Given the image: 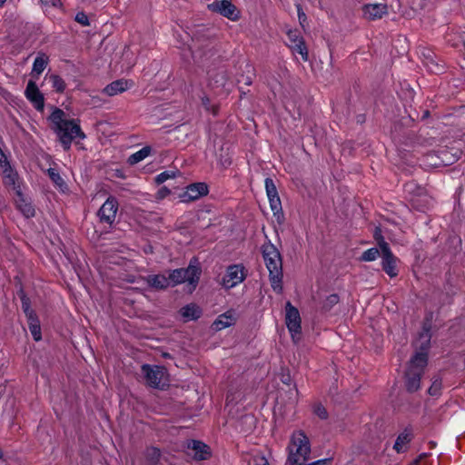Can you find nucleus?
Returning <instances> with one entry per match:
<instances>
[{
  "label": "nucleus",
  "instance_id": "nucleus-1",
  "mask_svg": "<svg viewBox=\"0 0 465 465\" xmlns=\"http://www.w3.org/2000/svg\"><path fill=\"white\" fill-rule=\"evenodd\" d=\"M430 342V333L428 329H424L419 336L418 343L420 351H417L411 358L406 372V387L411 392L416 391L420 386V378L424 368L428 363V349Z\"/></svg>",
  "mask_w": 465,
  "mask_h": 465
},
{
  "label": "nucleus",
  "instance_id": "nucleus-2",
  "mask_svg": "<svg viewBox=\"0 0 465 465\" xmlns=\"http://www.w3.org/2000/svg\"><path fill=\"white\" fill-rule=\"evenodd\" d=\"M54 130L64 150H69L72 141L75 138L84 139L85 134L81 130L78 121L66 119L63 110L55 108L50 115Z\"/></svg>",
  "mask_w": 465,
  "mask_h": 465
},
{
  "label": "nucleus",
  "instance_id": "nucleus-3",
  "mask_svg": "<svg viewBox=\"0 0 465 465\" xmlns=\"http://www.w3.org/2000/svg\"><path fill=\"white\" fill-rule=\"evenodd\" d=\"M262 252L264 263L269 271L272 288L280 293L282 291V262L280 252L271 242L264 243Z\"/></svg>",
  "mask_w": 465,
  "mask_h": 465
},
{
  "label": "nucleus",
  "instance_id": "nucleus-4",
  "mask_svg": "<svg viewBox=\"0 0 465 465\" xmlns=\"http://www.w3.org/2000/svg\"><path fill=\"white\" fill-rule=\"evenodd\" d=\"M311 453L309 439L302 431H296L291 437L288 445V462L290 465H304Z\"/></svg>",
  "mask_w": 465,
  "mask_h": 465
},
{
  "label": "nucleus",
  "instance_id": "nucleus-5",
  "mask_svg": "<svg viewBox=\"0 0 465 465\" xmlns=\"http://www.w3.org/2000/svg\"><path fill=\"white\" fill-rule=\"evenodd\" d=\"M201 274V268L198 265L190 262L189 266L185 269H176L169 273L170 285H177L187 282L189 291L192 292L195 289Z\"/></svg>",
  "mask_w": 465,
  "mask_h": 465
},
{
  "label": "nucleus",
  "instance_id": "nucleus-6",
  "mask_svg": "<svg viewBox=\"0 0 465 465\" xmlns=\"http://www.w3.org/2000/svg\"><path fill=\"white\" fill-rule=\"evenodd\" d=\"M141 372L145 383L154 389H164L169 383L165 368L158 365L143 364Z\"/></svg>",
  "mask_w": 465,
  "mask_h": 465
},
{
  "label": "nucleus",
  "instance_id": "nucleus-7",
  "mask_svg": "<svg viewBox=\"0 0 465 465\" xmlns=\"http://www.w3.org/2000/svg\"><path fill=\"white\" fill-rule=\"evenodd\" d=\"M375 240L381 251V264L382 269L390 277H395L398 275L397 269V259L391 252L389 244L384 241L381 234V231L377 230L374 233Z\"/></svg>",
  "mask_w": 465,
  "mask_h": 465
},
{
  "label": "nucleus",
  "instance_id": "nucleus-8",
  "mask_svg": "<svg viewBox=\"0 0 465 465\" xmlns=\"http://www.w3.org/2000/svg\"><path fill=\"white\" fill-rule=\"evenodd\" d=\"M285 323L292 341L297 343L301 340V316L298 309L290 302H287L285 305Z\"/></svg>",
  "mask_w": 465,
  "mask_h": 465
},
{
  "label": "nucleus",
  "instance_id": "nucleus-9",
  "mask_svg": "<svg viewBox=\"0 0 465 465\" xmlns=\"http://www.w3.org/2000/svg\"><path fill=\"white\" fill-rule=\"evenodd\" d=\"M4 184L12 190L14 193L25 189V184L18 176V173L11 167L10 163L7 161H4L1 163L0 168Z\"/></svg>",
  "mask_w": 465,
  "mask_h": 465
},
{
  "label": "nucleus",
  "instance_id": "nucleus-10",
  "mask_svg": "<svg viewBox=\"0 0 465 465\" xmlns=\"http://www.w3.org/2000/svg\"><path fill=\"white\" fill-rule=\"evenodd\" d=\"M246 277L244 267L241 264L230 265L222 280L225 289H232L244 281Z\"/></svg>",
  "mask_w": 465,
  "mask_h": 465
},
{
  "label": "nucleus",
  "instance_id": "nucleus-11",
  "mask_svg": "<svg viewBox=\"0 0 465 465\" xmlns=\"http://www.w3.org/2000/svg\"><path fill=\"white\" fill-rule=\"evenodd\" d=\"M208 8L213 12L219 13L232 21H236L240 16L239 10L229 0L215 1L208 5Z\"/></svg>",
  "mask_w": 465,
  "mask_h": 465
},
{
  "label": "nucleus",
  "instance_id": "nucleus-12",
  "mask_svg": "<svg viewBox=\"0 0 465 465\" xmlns=\"http://www.w3.org/2000/svg\"><path fill=\"white\" fill-rule=\"evenodd\" d=\"M14 193V202L16 209L25 218L34 217L35 215V209L32 203L30 196L24 192V189H21Z\"/></svg>",
  "mask_w": 465,
  "mask_h": 465
},
{
  "label": "nucleus",
  "instance_id": "nucleus-13",
  "mask_svg": "<svg viewBox=\"0 0 465 465\" xmlns=\"http://www.w3.org/2000/svg\"><path fill=\"white\" fill-rule=\"evenodd\" d=\"M117 211V200L114 197H109L100 208L98 214L101 221L107 223H113L115 220Z\"/></svg>",
  "mask_w": 465,
  "mask_h": 465
},
{
  "label": "nucleus",
  "instance_id": "nucleus-14",
  "mask_svg": "<svg viewBox=\"0 0 465 465\" xmlns=\"http://www.w3.org/2000/svg\"><path fill=\"white\" fill-rule=\"evenodd\" d=\"M208 193V186L204 183H195L188 185L181 195L183 202L195 201Z\"/></svg>",
  "mask_w": 465,
  "mask_h": 465
},
{
  "label": "nucleus",
  "instance_id": "nucleus-15",
  "mask_svg": "<svg viewBox=\"0 0 465 465\" xmlns=\"http://www.w3.org/2000/svg\"><path fill=\"white\" fill-rule=\"evenodd\" d=\"M25 94L26 98L34 104L36 110L43 111L45 106L44 95L39 91L34 81L28 82Z\"/></svg>",
  "mask_w": 465,
  "mask_h": 465
},
{
  "label": "nucleus",
  "instance_id": "nucleus-16",
  "mask_svg": "<svg viewBox=\"0 0 465 465\" xmlns=\"http://www.w3.org/2000/svg\"><path fill=\"white\" fill-rule=\"evenodd\" d=\"M387 5L384 3H369L363 7L364 16L371 20L381 18L387 13Z\"/></svg>",
  "mask_w": 465,
  "mask_h": 465
},
{
  "label": "nucleus",
  "instance_id": "nucleus-17",
  "mask_svg": "<svg viewBox=\"0 0 465 465\" xmlns=\"http://www.w3.org/2000/svg\"><path fill=\"white\" fill-rule=\"evenodd\" d=\"M133 82L125 79H119L116 81L112 82L111 84H107L104 90L103 93L109 95V96H114L119 94L124 93V91L130 89L133 86Z\"/></svg>",
  "mask_w": 465,
  "mask_h": 465
},
{
  "label": "nucleus",
  "instance_id": "nucleus-18",
  "mask_svg": "<svg viewBox=\"0 0 465 465\" xmlns=\"http://www.w3.org/2000/svg\"><path fill=\"white\" fill-rule=\"evenodd\" d=\"M236 322L235 313L232 311H228L221 314L213 323V328L215 331H222L227 327L234 324Z\"/></svg>",
  "mask_w": 465,
  "mask_h": 465
},
{
  "label": "nucleus",
  "instance_id": "nucleus-19",
  "mask_svg": "<svg viewBox=\"0 0 465 465\" xmlns=\"http://www.w3.org/2000/svg\"><path fill=\"white\" fill-rule=\"evenodd\" d=\"M144 281L150 288L155 290H163L170 286V279L164 274L148 275Z\"/></svg>",
  "mask_w": 465,
  "mask_h": 465
},
{
  "label": "nucleus",
  "instance_id": "nucleus-20",
  "mask_svg": "<svg viewBox=\"0 0 465 465\" xmlns=\"http://www.w3.org/2000/svg\"><path fill=\"white\" fill-rule=\"evenodd\" d=\"M48 64V56L43 53L38 54L35 57L31 74L35 78H38L39 75L44 72Z\"/></svg>",
  "mask_w": 465,
  "mask_h": 465
},
{
  "label": "nucleus",
  "instance_id": "nucleus-21",
  "mask_svg": "<svg viewBox=\"0 0 465 465\" xmlns=\"http://www.w3.org/2000/svg\"><path fill=\"white\" fill-rule=\"evenodd\" d=\"M188 447L193 451L196 460H206L209 456L208 446L201 441L193 440Z\"/></svg>",
  "mask_w": 465,
  "mask_h": 465
},
{
  "label": "nucleus",
  "instance_id": "nucleus-22",
  "mask_svg": "<svg viewBox=\"0 0 465 465\" xmlns=\"http://www.w3.org/2000/svg\"><path fill=\"white\" fill-rule=\"evenodd\" d=\"M411 440V433L405 430L401 433H400L396 439V441L393 445V449L398 452H404L408 449V445Z\"/></svg>",
  "mask_w": 465,
  "mask_h": 465
},
{
  "label": "nucleus",
  "instance_id": "nucleus-23",
  "mask_svg": "<svg viewBox=\"0 0 465 465\" xmlns=\"http://www.w3.org/2000/svg\"><path fill=\"white\" fill-rule=\"evenodd\" d=\"M180 312L185 321L196 320L201 316L200 308L193 303L183 307Z\"/></svg>",
  "mask_w": 465,
  "mask_h": 465
},
{
  "label": "nucleus",
  "instance_id": "nucleus-24",
  "mask_svg": "<svg viewBox=\"0 0 465 465\" xmlns=\"http://www.w3.org/2000/svg\"><path fill=\"white\" fill-rule=\"evenodd\" d=\"M152 148L151 146H144L139 151L134 153L131 154L128 158V163L130 164H136L143 160H144L146 157H148L151 154Z\"/></svg>",
  "mask_w": 465,
  "mask_h": 465
},
{
  "label": "nucleus",
  "instance_id": "nucleus-25",
  "mask_svg": "<svg viewBox=\"0 0 465 465\" xmlns=\"http://www.w3.org/2000/svg\"><path fill=\"white\" fill-rule=\"evenodd\" d=\"M29 331L35 341H39L42 339L40 322L37 316L28 319Z\"/></svg>",
  "mask_w": 465,
  "mask_h": 465
},
{
  "label": "nucleus",
  "instance_id": "nucleus-26",
  "mask_svg": "<svg viewBox=\"0 0 465 465\" xmlns=\"http://www.w3.org/2000/svg\"><path fill=\"white\" fill-rule=\"evenodd\" d=\"M289 48L293 54H299L304 62L308 61L309 54L304 40L291 45Z\"/></svg>",
  "mask_w": 465,
  "mask_h": 465
},
{
  "label": "nucleus",
  "instance_id": "nucleus-27",
  "mask_svg": "<svg viewBox=\"0 0 465 465\" xmlns=\"http://www.w3.org/2000/svg\"><path fill=\"white\" fill-rule=\"evenodd\" d=\"M47 174L52 182L61 190L66 188V184L59 173L54 168L47 169Z\"/></svg>",
  "mask_w": 465,
  "mask_h": 465
},
{
  "label": "nucleus",
  "instance_id": "nucleus-28",
  "mask_svg": "<svg viewBox=\"0 0 465 465\" xmlns=\"http://www.w3.org/2000/svg\"><path fill=\"white\" fill-rule=\"evenodd\" d=\"M265 190L268 199L279 197L277 188L271 178L265 179Z\"/></svg>",
  "mask_w": 465,
  "mask_h": 465
},
{
  "label": "nucleus",
  "instance_id": "nucleus-29",
  "mask_svg": "<svg viewBox=\"0 0 465 465\" xmlns=\"http://www.w3.org/2000/svg\"><path fill=\"white\" fill-rule=\"evenodd\" d=\"M50 79V82L52 83V87L59 92V93H62L64 92V90L65 89V84H64V81L58 75L56 74H52L50 75L49 77Z\"/></svg>",
  "mask_w": 465,
  "mask_h": 465
},
{
  "label": "nucleus",
  "instance_id": "nucleus-30",
  "mask_svg": "<svg viewBox=\"0 0 465 465\" xmlns=\"http://www.w3.org/2000/svg\"><path fill=\"white\" fill-rule=\"evenodd\" d=\"M379 255L380 252L377 248H371L362 253L361 260L364 262H372L375 261Z\"/></svg>",
  "mask_w": 465,
  "mask_h": 465
},
{
  "label": "nucleus",
  "instance_id": "nucleus-31",
  "mask_svg": "<svg viewBox=\"0 0 465 465\" xmlns=\"http://www.w3.org/2000/svg\"><path fill=\"white\" fill-rule=\"evenodd\" d=\"M287 37H288V46L290 47L291 45L296 44V43H299L301 41L303 40L302 36L301 35V34L297 31V30H289L287 32Z\"/></svg>",
  "mask_w": 465,
  "mask_h": 465
},
{
  "label": "nucleus",
  "instance_id": "nucleus-32",
  "mask_svg": "<svg viewBox=\"0 0 465 465\" xmlns=\"http://www.w3.org/2000/svg\"><path fill=\"white\" fill-rule=\"evenodd\" d=\"M271 209L275 216L282 213V203L280 197L268 199Z\"/></svg>",
  "mask_w": 465,
  "mask_h": 465
},
{
  "label": "nucleus",
  "instance_id": "nucleus-33",
  "mask_svg": "<svg viewBox=\"0 0 465 465\" xmlns=\"http://www.w3.org/2000/svg\"><path fill=\"white\" fill-rule=\"evenodd\" d=\"M22 309L27 320L36 316L35 312L30 307L29 300L25 296L22 297Z\"/></svg>",
  "mask_w": 465,
  "mask_h": 465
},
{
  "label": "nucleus",
  "instance_id": "nucleus-34",
  "mask_svg": "<svg viewBox=\"0 0 465 465\" xmlns=\"http://www.w3.org/2000/svg\"><path fill=\"white\" fill-rule=\"evenodd\" d=\"M40 3L43 9L45 11L50 8H58L62 5L60 0H40Z\"/></svg>",
  "mask_w": 465,
  "mask_h": 465
},
{
  "label": "nucleus",
  "instance_id": "nucleus-35",
  "mask_svg": "<svg viewBox=\"0 0 465 465\" xmlns=\"http://www.w3.org/2000/svg\"><path fill=\"white\" fill-rule=\"evenodd\" d=\"M173 177H174V173L165 171V172H163V173H159L158 175H156L154 180H155L156 183L161 184Z\"/></svg>",
  "mask_w": 465,
  "mask_h": 465
},
{
  "label": "nucleus",
  "instance_id": "nucleus-36",
  "mask_svg": "<svg viewBox=\"0 0 465 465\" xmlns=\"http://www.w3.org/2000/svg\"><path fill=\"white\" fill-rule=\"evenodd\" d=\"M441 390V381L438 379L434 380L428 390L429 394L431 396H437L440 394Z\"/></svg>",
  "mask_w": 465,
  "mask_h": 465
},
{
  "label": "nucleus",
  "instance_id": "nucleus-37",
  "mask_svg": "<svg viewBox=\"0 0 465 465\" xmlns=\"http://www.w3.org/2000/svg\"><path fill=\"white\" fill-rule=\"evenodd\" d=\"M253 465H270V463L264 455L256 454L253 457Z\"/></svg>",
  "mask_w": 465,
  "mask_h": 465
},
{
  "label": "nucleus",
  "instance_id": "nucleus-38",
  "mask_svg": "<svg viewBox=\"0 0 465 465\" xmlns=\"http://www.w3.org/2000/svg\"><path fill=\"white\" fill-rule=\"evenodd\" d=\"M75 20L83 25H88L89 20L85 14L78 13L75 16Z\"/></svg>",
  "mask_w": 465,
  "mask_h": 465
},
{
  "label": "nucleus",
  "instance_id": "nucleus-39",
  "mask_svg": "<svg viewBox=\"0 0 465 465\" xmlns=\"http://www.w3.org/2000/svg\"><path fill=\"white\" fill-rule=\"evenodd\" d=\"M202 104L207 111H211L213 114H216L215 108L210 105V101L207 96L202 97Z\"/></svg>",
  "mask_w": 465,
  "mask_h": 465
},
{
  "label": "nucleus",
  "instance_id": "nucleus-40",
  "mask_svg": "<svg viewBox=\"0 0 465 465\" xmlns=\"http://www.w3.org/2000/svg\"><path fill=\"white\" fill-rule=\"evenodd\" d=\"M315 413L321 418V419H326L327 418V411L326 410L322 407V406H318L316 409H315Z\"/></svg>",
  "mask_w": 465,
  "mask_h": 465
},
{
  "label": "nucleus",
  "instance_id": "nucleus-41",
  "mask_svg": "<svg viewBox=\"0 0 465 465\" xmlns=\"http://www.w3.org/2000/svg\"><path fill=\"white\" fill-rule=\"evenodd\" d=\"M330 462V459H322V460H318L316 461H313V462H311L309 464H304V465H328Z\"/></svg>",
  "mask_w": 465,
  "mask_h": 465
},
{
  "label": "nucleus",
  "instance_id": "nucleus-42",
  "mask_svg": "<svg viewBox=\"0 0 465 465\" xmlns=\"http://www.w3.org/2000/svg\"><path fill=\"white\" fill-rule=\"evenodd\" d=\"M169 193H170V191L166 187L161 188L158 192L160 198H163Z\"/></svg>",
  "mask_w": 465,
  "mask_h": 465
},
{
  "label": "nucleus",
  "instance_id": "nucleus-43",
  "mask_svg": "<svg viewBox=\"0 0 465 465\" xmlns=\"http://www.w3.org/2000/svg\"><path fill=\"white\" fill-rule=\"evenodd\" d=\"M149 451L153 458H158L160 456V450L158 449L153 448L149 450Z\"/></svg>",
  "mask_w": 465,
  "mask_h": 465
},
{
  "label": "nucleus",
  "instance_id": "nucleus-44",
  "mask_svg": "<svg viewBox=\"0 0 465 465\" xmlns=\"http://www.w3.org/2000/svg\"><path fill=\"white\" fill-rule=\"evenodd\" d=\"M220 78H221L220 85H223V84H224V82H225V79H224L223 74L220 75Z\"/></svg>",
  "mask_w": 465,
  "mask_h": 465
},
{
  "label": "nucleus",
  "instance_id": "nucleus-45",
  "mask_svg": "<svg viewBox=\"0 0 465 465\" xmlns=\"http://www.w3.org/2000/svg\"><path fill=\"white\" fill-rule=\"evenodd\" d=\"M303 18H305V15L299 13V19H300V21H302V19H303Z\"/></svg>",
  "mask_w": 465,
  "mask_h": 465
},
{
  "label": "nucleus",
  "instance_id": "nucleus-46",
  "mask_svg": "<svg viewBox=\"0 0 465 465\" xmlns=\"http://www.w3.org/2000/svg\"><path fill=\"white\" fill-rule=\"evenodd\" d=\"M5 1L6 0H0V6H2Z\"/></svg>",
  "mask_w": 465,
  "mask_h": 465
},
{
  "label": "nucleus",
  "instance_id": "nucleus-47",
  "mask_svg": "<svg viewBox=\"0 0 465 465\" xmlns=\"http://www.w3.org/2000/svg\"><path fill=\"white\" fill-rule=\"evenodd\" d=\"M3 457V451L2 450L0 449V459Z\"/></svg>",
  "mask_w": 465,
  "mask_h": 465
}]
</instances>
